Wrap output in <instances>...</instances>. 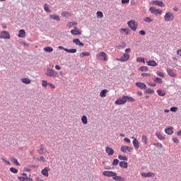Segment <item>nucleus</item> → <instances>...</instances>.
<instances>
[{"mask_svg": "<svg viewBox=\"0 0 181 181\" xmlns=\"http://www.w3.org/2000/svg\"><path fill=\"white\" fill-rule=\"evenodd\" d=\"M127 103V95H123L122 98H119L115 101L117 105H122Z\"/></svg>", "mask_w": 181, "mask_h": 181, "instance_id": "nucleus-6", "label": "nucleus"}, {"mask_svg": "<svg viewBox=\"0 0 181 181\" xmlns=\"http://www.w3.org/2000/svg\"><path fill=\"white\" fill-rule=\"evenodd\" d=\"M73 43L76 46H84V43L81 42L79 39H74Z\"/></svg>", "mask_w": 181, "mask_h": 181, "instance_id": "nucleus-19", "label": "nucleus"}, {"mask_svg": "<svg viewBox=\"0 0 181 181\" xmlns=\"http://www.w3.org/2000/svg\"><path fill=\"white\" fill-rule=\"evenodd\" d=\"M170 111H171L172 112H176L177 111V107H173L170 109Z\"/></svg>", "mask_w": 181, "mask_h": 181, "instance_id": "nucleus-53", "label": "nucleus"}, {"mask_svg": "<svg viewBox=\"0 0 181 181\" xmlns=\"http://www.w3.org/2000/svg\"><path fill=\"white\" fill-rule=\"evenodd\" d=\"M141 141L143 142V144L144 145H147L148 144V136H146V135H143L141 136Z\"/></svg>", "mask_w": 181, "mask_h": 181, "instance_id": "nucleus-25", "label": "nucleus"}, {"mask_svg": "<svg viewBox=\"0 0 181 181\" xmlns=\"http://www.w3.org/2000/svg\"><path fill=\"white\" fill-rule=\"evenodd\" d=\"M147 64H148V66H151L152 67H155V66H158V64L156 63V62L151 61V60L147 62Z\"/></svg>", "mask_w": 181, "mask_h": 181, "instance_id": "nucleus-28", "label": "nucleus"}, {"mask_svg": "<svg viewBox=\"0 0 181 181\" xmlns=\"http://www.w3.org/2000/svg\"><path fill=\"white\" fill-rule=\"evenodd\" d=\"M129 32H131V30L129 28H121L120 29V33L121 35H129Z\"/></svg>", "mask_w": 181, "mask_h": 181, "instance_id": "nucleus-20", "label": "nucleus"}, {"mask_svg": "<svg viewBox=\"0 0 181 181\" xmlns=\"http://www.w3.org/2000/svg\"><path fill=\"white\" fill-rule=\"evenodd\" d=\"M164 20L165 22H173L175 21V14L172 12H166L164 16Z\"/></svg>", "mask_w": 181, "mask_h": 181, "instance_id": "nucleus-2", "label": "nucleus"}, {"mask_svg": "<svg viewBox=\"0 0 181 181\" xmlns=\"http://www.w3.org/2000/svg\"><path fill=\"white\" fill-rule=\"evenodd\" d=\"M149 12L151 13H153V15L158 16V15H162V10L160 8H156L154 6L149 8Z\"/></svg>", "mask_w": 181, "mask_h": 181, "instance_id": "nucleus-4", "label": "nucleus"}, {"mask_svg": "<svg viewBox=\"0 0 181 181\" xmlns=\"http://www.w3.org/2000/svg\"><path fill=\"white\" fill-rule=\"evenodd\" d=\"M120 150L123 153H127V152H132V151H134V148L128 146H122Z\"/></svg>", "mask_w": 181, "mask_h": 181, "instance_id": "nucleus-9", "label": "nucleus"}, {"mask_svg": "<svg viewBox=\"0 0 181 181\" xmlns=\"http://www.w3.org/2000/svg\"><path fill=\"white\" fill-rule=\"evenodd\" d=\"M90 56V52H84L80 54V57Z\"/></svg>", "mask_w": 181, "mask_h": 181, "instance_id": "nucleus-42", "label": "nucleus"}, {"mask_svg": "<svg viewBox=\"0 0 181 181\" xmlns=\"http://www.w3.org/2000/svg\"><path fill=\"white\" fill-rule=\"evenodd\" d=\"M151 4L159 6L160 8H165V3L162 1L154 0L151 2Z\"/></svg>", "mask_w": 181, "mask_h": 181, "instance_id": "nucleus-8", "label": "nucleus"}, {"mask_svg": "<svg viewBox=\"0 0 181 181\" xmlns=\"http://www.w3.org/2000/svg\"><path fill=\"white\" fill-rule=\"evenodd\" d=\"M44 9L46 12H48V13H50V8H49V5L45 4Z\"/></svg>", "mask_w": 181, "mask_h": 181, "instance_id": "nucleus-47", "label": "nucleus"}, {"mask_svg": "<svg viewBox=\"0 0 181 181\" xmlns=\"http://www.w3.org/2000/svg\"><path fill=\"white\" fill-rule=\"evenodd\" d=\"M126 103H135V98L126 95Z\"/></svg>", "mask_w": 181, "mask_h": 181, "instance_id": "nucleus-26", "label": "nucleus"}, {"mask_svg": "<svg viewBox=\"0 0 181 181\" xmlns=\"http://www.w3.org/2000/svg\"><path fill=\"white\" fill-rule=\"evenodd\" d=\"M71 33L75 36H78V35H81V30L75 27L74 30H71Z\"/></svg>", "mask_w": 181, "mask_h": 181, "instance_id": "nucleus-12", "label": "nucleus"}, {"mask_svg": "<svg viewBox=\"0 0 181 181\" xmlns=\"http://www.w3.org/2000/svg\"><path fill=\"white\" fill-rule=\"evenodd\" d=\"M137 63H145V59L142 57H138L136 58Z\"/></svg>", "mask_w": 181, "mask_h": 181, "instance_id": "nucleus-43", "label": "nucleus"}, {"mask_svg": "<svg viewBox=\"0 0 181 181\" xmlns=\"http://www.w3.org/2000/svg\"><path fill=\"white\" fill-rule=\"evenodd\" d=\"M139 35H141V36H144L145 35H146V32H145V30H141L139 32Z\"/></svg>", "mask_w": 181, "mask_h": 181, "instance_id": "nucleus-54", "label": "nucleus"}, {"mask_svg": "<svg viewBox=\"0 0 181 181\" xmlns=\"http://www.w3.org/2000/svg\"><path fill=\"white\" fill-rule=\"evenodd\" d=\"M136 86L139 87L141 90H146V85L144 83L137 82Z\"/></svg>", "mask_w": 181, "mask_h": 181, "instance_id": "nucleus-14", "label": "nucleus"}, {"mask_svg": "<svg viewBox=\"0 0 181 181\" xmlns=\"http://www.w3.org/2000/svg\"><path fill=\"white\" fill-rule=\"evenodd\" d=\"M46 152V148L45 147H41L39 150V153L43 154Z\"/></svg>", "mask_w": 181, "mask_h": 181, "instance_id": "nucleus-48", "label": "nucleus"}, {"mask_svg": "<svg viewBox=\"0 0 181 181\" xmlns=\"http://www.w3.org/2000/svg\"><path fill=\"white\" fill-rule=\"evenodd\" d=\"M48 86L50 87V88L54 89L56 87L53 85V83H48Z\"/></svg>", "mask_w": 181, "mask_h": 181, "instance_id": "nucleus-60", "label": "nucleus"}, {"mask_svg": "<svg viewBox=\"0 0 181 181\" xmlns=\"http://www.w3.org/2000/svg\"><path fill=\"white\" fill-rule=\"evenodd\" d=\"M62 15L64 18H69V16H71V13L69 11H64L62 13Z\"/></svg>", "mask_w": 181, "mask_h": 181, "instance_id": "nucleus-31", "label": "nucleus"}, {"mask_svg": "<svg viewBox=\"0 0 181 181\" xmlns=\"http://www.w3.org/2000/svg\"><path fill=\"white\" fill-rule=\"evenodd\" d=\"M177 54H178V56H180L181 57V49H178L177 51Z\"/></svg>", "mask_w": 181, "mask_h": 181, "instance_id": "nucleus-62", "label": "nucleus"}, {"mask_svg": "<svg viewBox=\"0 0 181 181\" xmlns=\"http://www.w3.org/2000/svg\"><path fill=\"white\" fill-rule=\"evenodd\" d=\"M49 18L54 21H60V17H59L57 15H50Z\"/></svg>", "mask_w": 181, "mask_h": 181, "instance_id": "nucleus-33", "label": "nucleus"}, {"mask_svg": "<svg viewBox=\"0 0 181 181\" xmlns=\"http://www.w3.org/2000/svg\"><path fill=\"white\" fill-rule=\"evenodd\" d=\"M122 4H129V0H122Z\"/></svg>", "mask_w": 181, "mask_h": 181, "instance_id": "nucleus-59", "label": "nucleus"}, {"mask_svg": "<svg viewBox=\"0 0 181 181\" xmlns=\"http://www.w3.org/2000/svg\"><path fill=\"white\" fill-rule=\"evenodd\" d=\"M165 132L167 135H172V134H173V127H170L165 129Z\"/></svg>", "mask_w": 181, "mask_h": 181, "instance_id": "nucleus-18", "label": "nucleus"}, {"mask_svg": "<svg viewBox=\"0 0 181 181\" xmlns=\"http://www.w3.org/2000/svg\"><path fill=\"white\" fill-rule=\"evenodd\" d=\"M118 159H119V160H128V157L119 155L118 156Z\"/></svg>", "mask_w": 181, "mask_h": 181, "instance_id": "nucleus-39", "label": "nucleus"}, {"mask_svg": "<svg viewBox=\"0 0 181 181\" xmlns=\"http://www.w3.org/2000/svg\"><path fill=\"white\" fill-rule=\"evenodd\" d=\"M3 162H4V163H6V165H11V162H9L8 160H6V159L5 158H2Z\"/></svg>", "mask_w": 181, "mask_h": 181, "instance_id": "nucleus-55", "label": "nucleus"}, {"mask_svg": "<svg viewBox=\"0 0 181 181\" xmlns=\"http://www.w3.org/2000/svg\"><path fill=\"white\" fill-rule=\"evenodd\" d=\"M154 83H158V84H162L163 81L160 78H154Z\"/></svg>", "mask_w": 181, "mask_h": 181, "instance_id": "nucleus-38", "label": "nucleus"}, {"mask_svg": "<svg viewBox=\"0 0 181 181\" xmlns=\"http://www.w3.org/2000/svg\"><path fill=\"white\" fill-rule=\"evenodd\" d=\"M11 162H13L14 165L16 166H21V163L18 161V159L13 158L11 159Z\"/></svg>", "mask_w": 181, "mask_h": 181, "instance_id": "nucleus-37", "label": "nucleus"}, {"mask_svg": "<svg viewBox=\"0 0 181 181\" xmlns=\"http://www.w3.org/2000/svg\"><path fill=\"white\" fill-rule=\"evenodd\" d=\"M156 74H157V76H159V77H165V74H163V72L157 71Z\"/></svg>", "mask_w": 181, "mask_h": 181, "instance_id": "nucleus-51", "label": "nucleus"}, {"mask_svg": "<svg viewBox=\"0 0 181 181\" xmlns=\"http://www.w3.org/2000/svg\"><path fill=\"white\" fill-rule=\"evenodd\" d=\"M55 69H56V70H62V67H60V66H59V65H56Z\"/></svg>", "mask_w": 181, "mask_h": 181, "instance_id": "nucleus-61", "label": "nucleus"}, {"mask_svg": "<svg viewBox=\"0 0 181 181\" xmlns=\"http://www.w3.org/2000/svg\"><path fill=\"white\" fill-rule=\"evenodd\" d=\"M141 176L143 177H153V176H155V173H141Z\"/></svg>", "mask_w": 181, "mask_h": 181, "instance_id": "nucleus-16", "label": "nucleus"}, {"mask_svg": "<svg viewBox=\"0 0 181 181\" xmlns=\"http://www.w3.org/2000/svg\"><path fill=\"white\" fill-rule=\"evenodd\" d=\"M120 168H123L124 169H127L128 168V163L125 161H121L119 163Z\"/></svg>", "mask_w": 181, "mask_h": 181, "instance_id": "nucleus-24", "label": "nucleus"}, {"mask_svg": "<svg viewBox=\"0 0 181 181\" xmlns=\"http://www.w3.org/2000/svg\"><path fill=\"white\" fill-rule=\"evenodd\" d=\"M0 39H11V35L8 31H2L0 33Z\"/></svg>", "mask_w": 181, "mask_h": 181, "instance_id": "nucleus-10", "label": "nucleus"}, {"mask_svg": "<svg viewBox=\"0 0 181 181\" xmlns=\"http://www.w3.org/2000/svg\"><path fill=\"white\" fill-rule=\"evenodd\" d=\"M167 73L170 77H176V72L172 69H167Z\"/></svg>", "mask_w": 181, "mask_h": 181, "instance_id": "nucleus-15", "label": "nucleus"}, {"mask_svg": "<svg viewBox=\"0 0 181 181\" xmlns=\"http://www.w3.org/2000/svg\"><path fill=\"white\" fill-rule=\"evenodd\" d=\"M96 14H97V18H104V14H103V12L101 11H98Z\"/></svg>", "mask_w": 181, "mask_h": 181, "instance_id": "nucleus-45", "label": "nucleus"}, {"mask_svg": "<svg viewBox=\"0 0 181 181\" xmlns=\"http://www.w3.org/2000/svg\"><path fill=\"white\" fill-rule=\"evenodd\" d=\"M146 94H153V93H155V91H153V89L147 88V89H146Z\"/></svg>", "mask_w": 181, "mask_h": 181, "instance_id": "nucleus-46", "label": "nucleus"}, {"mask_svg": "<svg viewBox=\"0 0 181 181\" xmlns=\"http://www.w3.org/2000/svg\"><path fill=\"white\" fill-rule=\"evenodd\" d=\"M105 152L109 156H112V155H114V149L111 148L110 146L106 147Z\"/></svg>", "mask_w": 181, "mask_h": 181, "instance_id": "nucleus-13", "label": "nucleus"}, {"mask_svg": "<svg viewBox=\"0 0 181 181\" xmlns=\"http://www.w3.org/2000/svg\"><path fill=\"white\" fill-rule=\"evenodd\" d=\"M130 52H131V49H129V48H127L125 49L126 53H129Z\"/></svg>", "mask_w": 181, "mask_h": 181, "instance_id": "nucleus-63", "label": "nucleus"}, {"mask_svg": "<svg viewBox=\"0 0 181 181\" xmlns=\"http://www.w3.org/2000/svg\"><path fill=\"white\" fill-rule=\"evenodd\" d=\"M118 163H119V160L118 159L113 160V163H112L113 166H117V165H118Z\"/></svg>", "mask_w": 181, "mask_h": 181, "instance_id": "nucleus-49", "label": "nucleus"}, {"mask_svg": "<svg viewBox=\"0 0 181 181\" xmlns=\"http://www.w3.org/2000/svg\"><path fill=\"white\" fill-rule=\"evenodd\" d=\"M81 121L85 125H87V124H88V120L87 119V116H85V115L83 116L81 118Z\"/></svg>", "mask_w": 181, "mask_h": 181, "instance_id": "nucleus-36", "label": "nucleus"}, {"mask_svg": "<svg viewBox=\"0 0 181 181\" xmlns=\"http://www.w3.org/2000/svg\"><path fill=\"white\" fill-rule=\"evenodd\" d=\"M22 83H23L24 84H30V79L28 78H23L21 79Z\"/></svg>", "mask_w": 181, "mask_h": 181, "instance_id": "nucleus-32", "label": "nucleus"}, {"mask_svg": "<svg viewBox=\"0 0 181 181\" xmlns=\"http://www.w3.org/2000/svg\"><path fill=\"white\" fill-rule=\"evenodd\" d=\"M76 25H77V23L76 22H69L68 23V28H73V26H76Z\"/></svg>", "mask_w": 181, "mask_h": 181, "instance_id": "nucleus-44", "label": "nucleus"}, {"mask_svg": "<svg viewBox=\"0 0 181 181\" xmlns=\"http://www.w3.org/2000/svg\"><path fill=\"white\" fill-rule=\"evenodd\" d=\"M127 25L129 28L134 32L138 29V23L135 20L129 21Z\"/></svg>", "mask_w": 181, "mask_h": 181, "instance_id": "nucleus-3", "label": "nucleus"}, {"mask_svg": "<svg viewBox=\"0 0 181 181\" xmlns=\"http://www.w3.org/2000/svg\"><path fill=\"white\" fill-rule=\"evenodd\" d=\"M133 146H134L135 149H139V141H138L137 139L133 140Z\"/></svg>", "mask_w": 181, "mask_h": 181, "instance_id": "nucleus-22", "label": "nucleus"}, {"mask_svg": "<svg viewBox=\"0 0 181 181\" xmlns=\"http://www.w3.org/2000/svg\"><path fill=\"white\" fill-rule=\"evenodd\" d=\"M124 142H127L128 144H131V139L129 138H124Z\"/></svg>", "mask_w": 181, "mask_h": 181, "instance_id": "nucleus-58", "label": "nucleus"}, {"mask_svg": "<svg viewBox=\"0 0 181 181\" xmlns=\"http://www.w3.org/2000/svg\"><path fill=\"white\" fill-rule=\"evenodd\" d=\"M46 76H48L49 77H57V71H56L54 69H48L45 73Z\"/></svg>", "mask_w": 181, "mask_h": 181, "instance_id": "nucleus-5", "label": "nucleus"}, {"mask_svg": "<svg viewBox=\"0 0 181 181\" xmlns=\"http://www.w3.org/2000/svg\"><path fill=\"white\" fill-rule=\"evenodd\" d=\"M148 76H151V74H149L148 73L141 74V77H148Z\"/></svg>", "mask_w": 181, "mask_h": 181, "instance_id": "nucleus-56", "label": "nucleus"}, {"mask_svg": "<svg viewBox=\"0 0 181 181\" xmlns=\"http://www.w3.org/2000/svg\"><path fill=\"white\" fill-rule=\"evenodd\" d=\"M18 180L21 181H33V179L28 177H18Z\"/></svg>", "mask_w": 181, "mask_h": 181, "instance_id": "nucleus-27", "label": "nucleus"}, {"mask_svg": "<svg viewBox=\"0 0 181 181\" xmlns=\"http://www.w3.org/2000/svg\"><path fill=\"white\" fill-rule=\"evenodd\" d=\"M119 62H128L129 60V54H124L120 59H117Z\"/></svg>", "mask_w": 181, "mask_h": 181, "instance_id": "nucleus-11", "label": "nucleus"}, {"mask_svg": "<svg viewBox=\"0 0 181 181\" xmlns=\"http://www.w3.org/2000/svg\"><path fill=\"white\" fill-rule=\"evenodd\" d=\"M107 93H108V90L107 89L103 90L100 93V97H101L102 98H104V97L107 95Z\"/></svg>", "mask_w": 181, "mask_h": 181, "instance_id": "nucleus-29", "label": "nucleus"}, {"mask_svg": "<svg viewBox=\"0 0 181 181\" xmlns=\"http://www.w3.org/2000/svg\"><path fill=\"white\" fill-rule=\"evenodd\" d=\"M42 87H47L49 86V83H47V81H42Z\"/></svg>", "mask_w": 181, "mask_h": 181, "instance_id": "nucleus-52", "label": "nucleus"}, {"mask_svg": "<svg viewBox=\"0 0 181 181\" xmlns=\"http://www.w3.org/2000/svg\"><path fill=\"white\" fill-rule=\"evenodd\" d=\"M156 136H157L158 139H160V141H163L165 139V136H163L162 133L159 131L156 132Z\"/></svg>", "mask_w": 181, "mask_h": 181, "instance_id": "nucleus-17", "label": "nucleus"}, {"mask_svg": "<svg viewBox=\"0 0 181 181\" xmlns=\"http://www.w3.org/2000/svg\"><path fill=\"white\" fill-rule=\"evenodd\" d=\"M103 176H106V177H112L113 180L116 181H123L124 178L121 176L117 175V173L113 171H105L103 173Z\"/></svg>", "mask_w": 181, "mask_h": 181, "instance_id": "nucleus-1", "label": "nucleus"}, {"mask_svg": "<svg viewBox=\"0 0 181 181\" xmlns=\"http://www.w3.org/2000/svg\"><path fill=\"white\" fill-rule=\"evenodd\" d=\"M18 36V37H25L26 32H25V30H20Z\"/></svg>", "mask_w": 181, "mask_h": 181, "instance_id": "nucleus-23", "label": "nucleus"}, {"mask_svg": "<svg viewBox=\"0 0 181 181\" xmlns=\"http://www.w3.org/2000/svg\"><path fill=\"white\" fill-rule=\"evenodd\" d=\"M173 142H175V144H179V139H177V137L173 138Z\"/></svg>", "mask_w": 181, "mask_h": 181, "instance_id": "nucleus-57", "label": "nucleus"}, {"mask_svg": "<svg viewBox=\"0 0 181 181\" xmlns=\"http://www.w3.org/2000/svg\"><path fill=\"white\" fill-rule=\"evenodd\" d=\"M148 66H141L139 68V71H148Z\"/></svg>", "mask_w": 181, "mask_h": 181, "instance_id": "nucleus-41", "label": "nucleus"}, {"mask_svg": "<svg viewBox=\"0 0 181 181\" xmlns=\"http://www.w3.org/2000/svg\"><path fill=\"white\" fill-rule=\"evenodd\" d=\"M144 22H146L147 23H151V22H153V20L150 17H146L144 18Z\"/></svg>", "mask_w": 181, "mask_h": 181, "instance_id": "nucleus-40", "label": "nucleus"}, {"mask_svg": "<svg viewBox=\"0 0 181 181\" xmlns=\"http://www.w3.org/2000/svg\"><path fill=\"white\" fill-rule=\"evenodd\" d=\"M177 135L178 136H181V130H180L179 132H177Z\"/></svg>", "mask_w": 181, "mask_h": 181, "instance_id": "nucleus-64", "label": "nucleus"}, {"mask_svg": "<svg viewBox=\"0 0 181 181\" xmlns=\"http://www.w3.org/2000/svg\"><path fill=\"white\" fill-rule=\"evenodd\" d=\"M45 52H47V53H52L53 52V47H46L44 48Z\"/></svg>", "mask_w": 181, "mask_h": 181, "instance_id": "nucleus-35", "label": "nucleus"}, {"mask_svg": "<svg viewBox=\"0 0 181 181\" xmlns=\"http://www.w3.org/2000/svg\"><path fill=\"white\" fill-rule=\"evenodd\" d=\"M64 52H66L67 53H76L77 49H64Z\"/></svg>", "mask_w": 181, "mask_h": 181, "instance_id": "nucleus-34", "label": "nucleus"}, {"mask_svg": "<svg viewBox=\"0 0 181 181\" xmlns=\"http://www.w3.org/2000/svg\"><path fill=\"white\" fill-rule=\"evenodd\" d=\"M10 172H11L12 173H18V169H16L15 168H11Z\"/></svg>", "mask_w": 181, "mask_h": 181, "instance_id": "nucleus-50", "label": "nucleus"}, {"mask_svg": "<svg viewBox=\"0 0 181 181\" xmlns=\"http://www.w3.org/2000/svg\"><path fill=\"white\" fill-rule=\"evenodd\" d=\"M96 57L98 60H104V62H107V54L104 52L98 53L96 55Z\"/></svg>", "mask_w": 181, "mask_h": 181, "instance_id": "nucleus-7", "label": "nucleus"}, {"mask_svg": "<svg viewBox=\"0 0 181 181\" xmlns=\"http://www.w3.org/2000/svg\"><path fill=\"white\" fill-rule=\"evenodd\" d=\"M157 93L160 97H165V95H166V92L162 90H158Z\"/></svg>", "mask_w": 181, "mask_h": 181, "instance_id": "nucleus-30", "label": "nucleus"}, {"mask_svg": "<svg viewBox=\"0 0 181 181\" xmlns=\"http://www.w3.org/2000/svg\"><path fill=\"white\" fill-rule=\"evenodd\" d=\"M49 170H50L49 168H45L42 170V175L43 176H45V177H47L49 176Z\"/></svg>", "mask_w": 181, "mask_h": 181, "instance_id": "nucleus-21", "label": "nucleus"}]
</instances>
